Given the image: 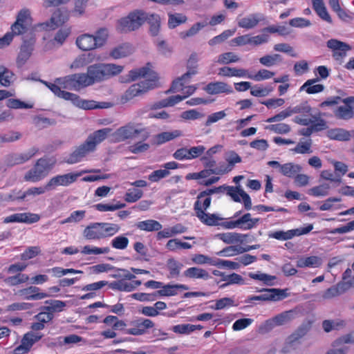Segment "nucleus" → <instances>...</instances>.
Here are the masks:
<instances>
[{"mask_svg": "<svg viewBox=\"0 0 354 354\" xmlns=\"http://www.w3.org/2000/svg\"><path fill=\"white\" fill-rule=\"evenodd\" d=\"M298 313L296 310L292 309L282 312L274 317V322L277 326H283L292 322L297 317Z\"/></svg>", "mask_w": 354, "mask_h": 354, "instance_id": "e433bc0d", "label": "nucleus"}, {"mask_svg": "<svg viewBox=\"0 0 354 354\" xmlns=\"http://www.w3.org/2000/svg\"><path fill=\"white\" fill-rule=\"evenodd\" d=\"M273 90L274 88L271 86L263 88L256 85L253 87L251 86L250 93L255 97H265L268 95Z\"/></svg>", "mask_w": 354, "mask_h": 354, "instance_id": "680f3d73", "label": "nucleus"}, {"mask_svg": "<svg viewBox=\"0 0 354 354\" xmlns=\"http://www.w3.org/2000/svg\"><path fill=\"white\" fill-rule=\"evenodd\" d=\"M274 73L268 71L266 69L259 70L255 75H250L248 73V78L259 82L264 80H268L272 77Z\"/></svg>", "mask_w": 354, "mask_h": 354, "instance_id": "69168bd1", "label": "nucleus"}, {"mask_svg": "<svg viewBox=\"0 0 354 354\" xmlns=\"http://www.w3.org/2000/svg\"><path fill=\"white\" fill-rule=\"evenodd\" d=\"M259 221V218H252L250 213H246L235 221L223 223L222 225L225 229L229 230L237 227L243 230H248L254 228Z\"/></svg>", "mask_w": 354, "mask_h": 354, "instance_id": "1a4fd4ad", "label": "nucleus"}, {"mask_svg": "<svg viewBox=\"0 0 354 354\" xmlns=\"http://www.w3.org/2000/svg\"><path fill=\"white\" fill-rule=\"evenodd\" d=\"M225 160L227 162V169H233L236 163H240L242 158L234 151H228L225 154Z\"/></svg>", "mask_w": 354, "mask_h": 354, "instance_id": "09e8293b", "label": "nucleus"}, {"mask_svg": "<svg viewBox=\"0 0 354 354\" xmlns=\"http://www.w3.org/2000/svg\"><path fill=\"white\" fill-rule=\"evenodd\" d=\"M108 36L109 32L106 28H100L95 32L93 37L95 38V42L97 48L102 47L106 43Z\"/></svg>", "mask_w": 354, "mask_h": 354, "instance_id": "774afa93", "label": "nucleus"}, {"mask_svg": "<svg viewBox=\"0 0 354 354\" xmlns=\"http://www.w3.org/2000/svg\"><path fill=\"white\" fill-rule=\"evenodd\" d=\"M95 149L86 140L84 142L75 147V149L64 160V162L73 165L81 162L89 153L93 152Z\"/></svg>", "mask_w": 354, "mask_h": 354, "instance_id": "9d476101", "label": "nucleus"}, {"mask_svg": "<svg viewBox=\"0 0 354 354\" xmlns=\"http://www.w3.org/2000/svg\"><path fill=\"white\" fill-rule=\"evenodd\" d=\"M240 61L239 55L232 52L224 53L218 56L216 62L219 64L227 65L231 63H235Z\"/></svg>", "mask_w": 354, "mask_h": 354, "instance_id": "a18cd8bd", "label": "nucleus"}, {"mask_svg": "<svg viewBox=\"0 0 354 354\" xmlns=\"http://www.w3.org/2000/svg\"><path fill=\"white\" fill-rule=\"evenodd\" d=\"M226 189H231L230 187V186L228 185H221V186H219V187H214V188H212V189H207L205 191H203L201 192L198 195V197H197V201H199L200 199L205 197V196H209L212 194H222L223 193Z\"/></svg>", "mask_w": 354, "mask_h": 354, "instance_id": "e2e57ef3", "label": "nucleus"}, {"mask_svg": "<svg viewBox=\"0 0 354 354\" xmlns=\"http://www.w3.org/2000/svg\"><path fill=\"white\" fill-rule=\"evenodd\" d=\"M133 328H128L126 333L132 335H142L146 333V330L152 328L154 323L149 319H138L131 322Z\"/></svg>", "mask_w": 354, "mask_h": 354, "instance_id": "4468645a", "label": "nucleus"}, {"mask_svg": "<svg viewBox=\"0 0 354 354\" xmlns=\"http://www.w3.org/2000/svg\"><path fill=\"white\" fill-rule=\"evenodd\" d=\"M29 277L26 274L18 273L13 276L8 277L4 279V282L10 286H15L20 283L28 281Z\"/></svg>", "mask_w": 354, "mask_h": 354, "instance_id": "49530a36", "label": "nucleus"}, {"mask_svg": "<svg viewBox=\"0 0 354 354\" xmlns=\"http://www.w3.org/2000/svg\"><path fill=\"white\" fill-rule=\"evenodd\" d=\"M38 152V149L32 147L24 153H14L7 155L5 157V164L8 167H13L17 165L23 164Z\"/></svg>", "mask_w": 354, "mask_h": 354, "instance_id": "f8f14e48", "label": "nucleus"}, {"mask_svg": "<svg viewBox=\"0 0 354 354\" xmlns=\"http://www.w3.org/2000/svg\"><path fill=\"white\" fill-rule=\"evenodd\" d=\"M301 171V167L293 163H286L281 166V172L288 177H293Z\"/></svg>", "mask_w": 354, "mask_h": 354, "instance_id": "603ef678", "label": "nucleus"}, {"mask_svg": "<svg viewBox=\"0 0 354 354\" xmlns=\"http://www.w3.org/2000/svg\"><path fill=\"white\" fill-rule=\"evenodd\" d=\"M167 267L169 271L170 277H176L179 276L183 265L174 259L171 258L167 261Z\"/></svg>", "mask_w": 354, "mask_h": 354, "instance_id": "de8ad7c7", "label": "nucleus"}, {"mask_svg": "<svg viewBox=\"0 0 354 354\" xmlns=\"http://www.w3.org/2000/svg\"><path fill=\"white\" fill-rule=\"evenodd\" d=\"M102 239L113 236L120 230L118 224L112 223H101Z\"/></svg>", "mask_w": 354, "mask_h": 354, "instance_id": "c03bdc74", "label": "nucleus"}, {"mask_svg": "<svg viewBox=\"0 0 354 354\" xmlns=\"http://www.w3.org/2000/svg\"><path fill=\"white\" fill-rule=\"evenodd\" d=\"M217 255L230 257L237 254H242L241 246L240 245H230L223 248L222 250L218 252Z\"/></svg>", "mask_w": 354, "mask_h": 354, "instance_id": "6e6d98bb", "label": "nucleus"}, {"mask_svg": "<svg viewBox=\"0 0 354 354\" xmlns=\"http://www.w3.org/2000/svg\"><path fill=\"white\" fill-rule=\"evenodd\" d=\"M126 206L125 203L117 202L115 204H102L98 203L94 205V207L100 212L115 211L122 209Z\"/></svg>", "mask_w": 354, "mask_h": 354, "instance_id": "13d9d810", "label": "nucleus"}, {"mask_svg": "<svg viewBox=\"0 0 354 354\" xmlns=\"http://www.w3.org/2000/svg\"><path fill=\"white\" fill-rule=\"evenodd\" d=\"M351 287H352L350 283L342 279V281L336 284L335 286H333L329 288H328L324 294V297L330 299L336 296H338L344 292H346L347 290H348Z\"/></svg>", "mask_w": 354, "mask_h": 354, "instance_id": "c756f323", "label": "nucleus"}, {"mask_svg": "<svg viewBox=\"0 0 354 354\" xmlns=\"http://www.w3.org/2000/svg\"><path fill=\"white\" fill-rule=\"evenodd\" d=\"M93 35L83 34L76 39L77 46L84 51L98 48Z\"/></svg>", "mask_w": 354, "mask_h": 354, "instance_id": "393cba45", "label": "nucleus"}, {"mask_svg": "<svg viewBox=\"0 0 354 354\" xmlns=\"http://www.w3.org/2000/svg\"><path fill=\"white\" fill-rule=\"evenodd\" d=\"M194 210L196 216L205 224L207 225H216L218 221L221 218L215 214H206L201 206L199 201H196L194 203Z\"/></svg>", "mask_w": 354, "mask_h": 354, "instance_id": "aec40b11", "label": "nucleus"}, {"mask_svg": "<svg viewBox=\"0 0 354 354\" xmlns=\"http://www.w3.org/2000/svg\"><path fill=\"white\" fill-rule=\"evenodd\" d=\"M50 91L57 97L65 100L71 101L75 106L85 109L90 110L93 109H104L109 107L108 102H102L101 104H97L94 100H82L80 97L75 93L68 91H60L56 86L50 85Z\"/></svg>", "mask_w": 354, "mask_h": 354, "instance_id": "20e7f679", "label": "nucleus"}, {"mask_svg": "<svg viewBox=\"0 0 354 354\" xmlns=\"http://www.w3.org/2000/svg\"><path fill=\"white\" fill-rule=\"evenodd\" d=\"M55 163V160L48 158L38 159L34 167L25 174L24 180L33 183L41 180L48 175Z\"/></svg>", "mask_w": 354, "mask_h": 354, "instance_id": "423d86ee", "label": "nucleus"}, {"mask_svg": "<svg viewBox=\"0 0 354 354\" xmlns=\"http://www.w3.org/2000/svg\"><path fill=\"white\" fill-rule=\"evenodd\" d=\"M248 236V234L238 232H224L216 235V238L223 241L226 244L243 243L246 241Z\"/></svg>", "mask_w": 354, "mask_h": 354, "instance_id": "412c9836", "label": "nucleus"}, {"mask_svg": "<svg viewBox=\"0 0 354 354\" xmlns=\"http://www.w3.org/2000/svg\"><path fill=\"white\" fill-rule=\"evenodd\" d=\"M204 90L210 95L233 93L232 86L223 82H210L205 86Z\"/></svg>", "mask_w": 354, "mask_h": 354, "instance_id": "6ab92c4d", "label": "nucleus"}, {"mask_svg": "<svg viewBox=\"0 0 354 354\" xmlns=\"http://www.w3.org/2000/svg\"><path fill=\"white\" fill-rule=\"evenodd\" d=\"M129 243V241L127 237L120 235L111 240V245L115 249L125 250L127 248Z\"/></svg>", "mask_w": 354, "mask_h": 354, "instance_id": "4d7b16f0", "label": "nucleus"}, {"mask_svg": "<svg viewBox=\"0 0 354 354\" xmlns=\"http://www.w3.org/2000/svg\"><path fill=\"white\" fill-rule=\"evenodd\" d=\"M313 6L317 15L324 21L331 24L332 19L328 14L323 0H313Z\"/></svg>", "mask_w": 354, "mask_h": 354, "instance_id": "4c0bfd02", "label": "nucleus"}, {"mask_svg": "<svg viewBox=\"0 0 354 354\" xmlns=\"http://www.w3.org/2000/svg\"><path fill=\"white\" fill-rule=\"evenodd\" d=\"M327 47L333 50V56L336 60H340L344 57L346 52L351 49L347 44L335 39L327 41Z\"/></svg>", "mask_w": 354, "mask_h": 354, "instance_id": "dca6fc26", "label": "nucleus"}, {"mask_svg": "<svg viewBox=\"0 0 354 354\" xmlns=\"http://www.w3.org/2000/svg\"><path fill=\"white\" fill-rule=\"evenodd\" d=\"M344 105L339 106L334 111L336 118L348 120L354 118V96H350L341 100Z\"/></svg>", "mask_w": 354, "mask_h": 354, "instance_id": "9b49d317", "label": "nucleus"}, {"mask_svg": "<svg viewBox=\"0 0 354 354\" xmlns=\"http://www.w3.org/2000/svg\"><path fill=\"white\" fill-rule=\"evenodd\" d=\"M136 226L139 230L146 232L159 231L162 227L158 221L153 219L139 221L136 223Z\"/></svg>", "mask_w": 354, "mask_h": 354, "instance_id": "ea45409f", "label": "nucleus"}, {"mask_svg": "<svg viewBox=\"0 0 354 354\" xmlns=\"http://www.w3.org/2000/svg\"><path fill=\"white\" fill-rule=\"evenodd\" d=\"M197 71L195 68L189 69L187 73L183 74L181 77H178L175 80L173 81L171 88L166 92L168 93H175L180 91L182 87L184 86L185 83L189 82L190 79L193 75L196 74Z\"/></svg>", "mask_w": 354, "mask_h": 354, "instance_id": "4be33fe9", "label": "nucleus"}, {"mask_svg": "<svg viewBox=\"0 0 354 354\" xmlns=\"http://www.w3.org/2000/svg\"><path fill=\"white\" fill-rule=\"evenodd\" d=\"M14 74L3 66H0V84L8 87L13 82Z\"/></svg>", "mask_w": 354, "mask_h": 354, "instance_id": "8fccbe9b", "label": "nucleus"}, {"mask_svg": "<svg viewBox=\"0 0 354 354\" xmlns=\"http://www.w3.org/2000/svg\"><path fill=\"white\" fill-rule=\"evenodd\" d=\"M33 122L34 124L39 129H44L56 124L55 120L41 116H35L33 119Z\"/></svg>", "mask_w": 354, "mask_h": 354, "instance_id": "052dcab7", "label": "nucleus"}, {"mask_svg": "<svg viewBox=\"0 0 354 354\" xmlns=\"http://www.w3.org/2000/svg\"><path fill=\"white\" fill-rule=\"evenodd\" d=\"M147 12L134 10L118 21V29L121 32H129L139 29L147 21Z\"/></svg>", "mask_w": 354, "mask_h": 354, "instance_id": "39448f33", "label": "nucleus"}, {"mask_svg": "<svg viewBox=\"0 0 354 354\" xmlns=\"http://www.w3.org/2000/svg\"><path fill=\"white\" fill-rule=\"evenodd\" d=\"M286 290H287L279 288H263L257 290V292L262 293L260 295V297L263 301H277L282 300L288 297Z\"/></svg>", "mask_w": 354, "mask_h": 354, "instance_id": "2eb2a0df", "label": "nucleus"}, {"mask_svg": "<svg viewBox=\"0 0 354 354\" xmlns=\"http://www.w3.org/2000/svg\"><path fill=\"white\" fill-rule=\"evenodd\" d=\"M309 112L310 106L308 105V102H306L304 104L296 106L293 108H287L286 109L281 111L279 113L275 115L274 116L269 118L268 119L266 120V122L270 123L274 122L281 121L294 113H308Z\"/></svg>", "mask_w": 354, "mask_h": 354, "instance_id": "ddd939ff", "label": "nucleus"}, {"mask_svg": "<svg viewBox=\"0 0 354 354\" xmlns=\"http://www.w3.org/2000/svg\"><path fill=\"white\" fill-rule=\"evenodd\" d=\"M45 303L49 304V306H44L43 309L50 313L60 312L66 306V303L59 300H48Z\"/></svg>", "mask_w": 354, "mask_h": 354, "instance_id": "5fc2aeb1", "label": "nucleus"}, {"mask_svg": "<svg viewBox=\"0 0 354 354\" xmlns=\"http://www.w3.org/2000/svg\"><path fill=\"white\" fill-rule=\"evenodd\" d=\"M46 191H48L46 189V185L44 187H31L26 192H19L17 196L10 194L9 195V198L11 201L28 200V197H34L37 195L43 194Z\"/></svg>", "mask_w": 354, "mask_h": 354, "instance_id": "c85d7f7f", "label": "nucleus"}, {"mask_svg": "<svg viewBox=\"0 0 354 354\" xmlns=\"http://www.w3.org/2000/svg\"><path fill=\"white\" fill-rule=\"evenodd\" d=\"M183 136V133L182 131L176 129L171 131H165L158 133L155 136L154 139L155 142L157 145H162L166 142L172 140Z\"/></svg>", "mask_w": 354, "mask_h": 354, "instance_id": "c9c22d12", "label": "nucleus"}, {"mask_svg": "<svg viewBox=\"0 0 354 354\" xmlns=\"http://www.w3.org/2000/svg\"><path fill=\"white\" fill-rule=\"evenodd\" d=\"M149 24L150 34L155 37L157 36L160 29V17L156 14H150L147 12V21Z\"/></svg>", "mask_w": 354, "mask_h": 354, "instance_id": "a19ab883", "label": "nucleus"}, {"mask_svg": "<svg viewBox=\"0 0 354 354\" xmlns=\"http://www.w3.org/2000/svg\"><path fill=\"white\" fill-rule=\"evenodd\" d=\"M68 14L67 11L57 9L53 12L50 18V23L46 24V26L50 27V29L54 30L62 26L68 21Z\"/></svg>", "mask_w": 354, "mask_h": 354, "instance_id": "bb28decb", "label": "nucleus"}, {"mask_svg": "<svg viewBox=\"0 0 354 354\" xmlns=\"http://www.w3.org/2000/svg\"><path fill=\"white\" fill-rule=\"evenodd\" d=\"M206 26V24L198 22L194 24L188 30L183 31L180 33V37L182 39H186L196 35L203 28Z\"/></svg>", "mask_w": 354, "mask_h": 354, "instance_id": "bf43d9fd", "label": "nucleus"}, {"mask_svg": "<svg viewBox=\"0 0 354 354\" xmlns=\"http://www.w3.org/2000/svg\"><path fill=\"white\" fill-rule=\"evenodd\" d=\"M327 136L330 140L339 141H348L351 139V134L349 131L341 128L328 130Z\"/></svg>", "mask_w": 354, "mask_h": 354, "instance_id": "58836bf2", "label": "nucleus"}, {"mask_svg": "<svg viewBox=\"0 0 354 354\" xmlns=\"http://www.w3.org/2000/svg\"><path fill=\"white\" fill-rule=\"evenodd\" d=\"M264 19L263 15L259 13L251 14L241 19L238 21V26L245 29H252L256 27L258 24Z\"/></svg>", "mask_w": 354, "mask_h": 354, "instance_id": "cd10ccee", "label": "nucleus"}, {"mask_svg": "<svg viewBox=\"0 0 354 354\" xmlns=\"http://www.w3.org/2000/svg\"><path fill=\"white\" fill-rule=\"evenodd\" d=\"M111 131L110 128H104L97 131H95L92 134H90L86 140L91 145L93 149L95 150L97 145L101 143L106 139L108 134Z\"/></svg>", "mask_w": 354, "mask_h": 354, "instance_id": "2f4dec72", "label": "nucleus"}, {"mask_svg": "<svg viewBox=\"0 0 354 354\" xmlns=\"http://www.w3.org/2000/svg\"><path fill=\"white\" fill-rule=\"evenodd\" d=\"M308 331V327L307 325H301L297 330L291 334L287 339V343L289 344H293L297 342L299 339L303 337Z\"/></svg>", "mask_w": 354, "mask_h": 354, "instance_id": "864d4df0", "label": "nucleus"}, {"mask_svg": "<svg viewBox=\"0 0 354 354\" xmlns=\"http://www.w3.org/2000/svg\"><path fill=\"white\" fill-rule=\"evenodd\" d=\"M124 67L115 64H94L87 68L86 79L88 86L120 74Z\"/></svg>", "mask_w": 354, "mask_h": 354, "instance_id": "f03ea898", "label": "nucleus"}, {"mask_svg": "<svg viewBox=\"0 0 354 354\" xmlns=\"http://www.w3.org/2000/svg\"><path fill=\"white\" fill-rule=\"evenodd\" d=\"M218 75L225 77H248V71L244 68L224 66L219 68Z\"/></svg>", "mask_w": 354, "mask_h": 354, "instance_id": "f704fd0d", "label": "nucleus"}, {"mask_svg": "<svg viewBox=\"0 0 354 354\" xmlns=\"http://www.w3.org/2000/svg\"><path fill=\"white\" fill-rule=\"evenodd\" d=\"M148 64L146 66L131 70L129 73V80L134 81L139 77L145 78V80L138 84L131 85L122 97V101L127 102L133 97L140 95L156 86L158 80L157 74L149 68Z\"/></svg>", "mask_w": 354, "mask_h": 354, "instance_id": "f257e3e1", "label": "nucleus"}, {"mask_svg": "<svg viewBox=\"0 0 354 354\" xmlns=\"http://www.w3.org/2000/svg\"><path fill=\"white\" fill-rule=\"evenodd\" d=\"M83 236L87 240L102 239L101 223H92L85 227Z\"/></svg>", "mask_w": 354, "mask_h": 354, "instance_id": "5701e85b", "label": "nucleus"}, {"mask_svg": "<svg viewBox=\"0 0 354 354\" xmlns=\"http://www.w3.org/2000/svg\"><path fill=\"white\" fill-rule=\"evenodd\" d=\"M133 286V283H131V282H127L124 280L113 281L109 284V287L113 290L126 292L133 291L134 290Z\"/></svg>", "mask_w": 354, "mask_h": 354, "instance_id": "3c124183", "label": "nucleus"}, {"mask_svg": "<svg viewBox=\"0 0 354 354\" xmlns=\"http://www.w3.org/2000/svg\"><path fill=\"white\" fill-rule=\"evenodd\" d=\"M40 217L38 214L32 213H17L7 216L4 218V223H33L39 220Z\"/></svg>", "mask_w": 354, "mask_h": 354, "instance_id": "f3484780", "label": "nucleus"}, {"mask_svg": "<svg viewBox=\"0 0 354 354\" xmlns=\"http://www.w3.org/2000/svg\"><path fill=\"white\" fill-rule=\"evenodd\" d=\"M18 293L27 300H40L49 297L48 294L39 292V288L32 286L19 290Z\"/></svg>", "mask_w": 354, "mask_h": 354, "instance_id": "a878e982", "label": "nucleus"}, {"mask_svg": "<svg viewBox=\"0 0 354 354\" xmlns=\"http://www.w3.org/2000/svg\"><path fill=\"white\" fill-rule=\"evenodd\" d=\"M89 172H100L99 169L82 170L79 172H71L62 175H57L51 178L46 183V189H54L57 186L67 187L77 181V178L84 174Z\"/></svg>", "mask_w": 354, "mask_h": 354, "instance_id": "0eeeda50", "label": "nucleus"}, {"mask_svg": "<svg viewBox=\"0 0 354 354\" xmlns=\"http://www.w3.org/2000/svg\"><path fill=\"white\" fill-rule=\"evenodd\" d=\"M41 82L46 85L50 90V85L56 86L60 91L61 88L80 91L88 86L86 79V73H75L66 75L63 77L57 78L55 83L41 80Z\"/></svg>", "mask_w": 354, "mask_h": 354, "instance_id": "7ed1b4c3", "label": "nucleus"}, {"mask_svg": "<svg viewBox=\"0 0 354 354\" xmlns=\"http://www.w3.org/2000/svg\"><path fill=\"white\" fill-rule=\"evenodd\" d=\"M183 276L186 278L192 279H203L207 280L211 278L209 272L201 268L191 267L187 268L183 272Z\"/></svg>", "mask_w": 354, "mask_h": 354, "instance_id": "7c9ffc66", "label": "nucleus"}, {"mask_svg": "<svg viewBox=\"0 0 354 354\" xmlns=\"http://www.w3.org/2000/svg\"><path fill=\"white\" fill-rule=\"evenodd\" d=\"M133 49L129 44H122L113 48L110 52V56L115 59L126 57L133 53Z\"/></svg>", "mask_w": 354, "mask_h": 354, "instance_id": "473e14b6", "label": "nucleus"}, {"mask_svg": "<svg viewBox=\"0 0 354 354\" xmlns=\"http://www.w3.org/2000/svg\"><path fill=\"white\" fill-rule=\"evenodd\" d=\"M162 289L156 291V295L158 296H174L177 295L178 290H187L189 289V287L184 284H175V285H163L161 287Z\"/></svg>", "mask_w": 354, "mask_h": 354, "instance_id": "72a5a7b5", "label": "nucleus"}, {"mask_svg": "<svg viewBox=\"0 0 354 354\" xmlns=\"http://www.w3.org/2000/svg\"><path fill=\"white\" fill-rule=\"evenodd\" d=\"M168 17V27L170 29H174L187 21V17L182 13H169Z\"/></svg>", "mask_w": 354, "mask_h": 354, "instance_id": "37998d69", "label": "nucleus"}, {"mask_svg": "<svg viewBox=\"0 0 354 354\" xmlns=\"http://www.w3.org/2000/svg\"><path fill=\"white\" fill-rule=\"evenodd\" d=\"M35 41L34 37H30L29 40H24L17 57L19 64L22 65L28 59L33 50Z\"/></svg>", "mask_w": 354, "mask_h": 354, "instance_id": "b1692460", "label": "nucleus"}, {"mask_svg": "<svg viewBox=\"0 0 354 354\" xmlns=\"http://www.w3.org/2000/svg\"><path fill=\"white\" fill-rule=\"evenodd\" d=\"M143 192L138 189H129L124 196V199L128 203H135L142 197Z\"/></svg>", "mask_w": 354, "mask_h": 354, "instance_id": "0e129e2a", "label": "nucleus"}, {"mask_svg": "<svg viewBox=\"0 0 354 354\" xmlns=\"http://www.w3.org/2000/svg\"><path fill=\"white\" fill-rule=\"evenodd\" d=\"M308 232H310V225H308L304 227L288 230L286 232L277 231L270 234L269 236L270 237L278 240H288L292 239L295 236L308 234Z\"/></svg>", "mask_w": 354, "mask_h": 354, "instance_id": "a211bd4d", "label": "nucleus"}, {"mask_svg": "<svg viewBox=\"0 0 354 354\" xmlns=\"http://www.w3.org/2000/svg\"><path fill=\"white\" fill-rule=\"evenodd\" d=\"M140 134L142 140H146L149 137V133L145 129H139L129 124L118 129L115 132V137L118 142H122L127 139L136 138Z\"/></svg>", "mask_w": 354, "mask_h": 354, "instance_id": "6e6552de", "label": "nucleus"}, {"mask_svg": "<svg viewBox=\"0 0 354 354\" xmlns=\"http://www.w3.org/2000/svg\"><path fill=\"white\" fill-rule=\"evenodd\" d=\"M214 266L219 268H229L230 270H238L240 268V263L229 260L216 259L214 260Z\"/></svg>", "mask_w": 354, "mask_h": 354, "instance_id": "338daca9", "label": "nucleus"}, {"mask_svg": "<svg viewBox=\"0 0 354 354\" xmlns=\"http://www.w3.org/2000/svg\"><path fill=\"white\" fill-rule=\"evenodd\" d=\"M213 274L215 276L222 277V281H228V283H244V280L243 277L240 274L236 273H232L229 275H225L223 272L215 270L213 271Z\"/></svg>", "mask_w": 354, "mask_h": 354, "instance_id": "79ce46f5", "label": "nucleus"}]
</instances>
